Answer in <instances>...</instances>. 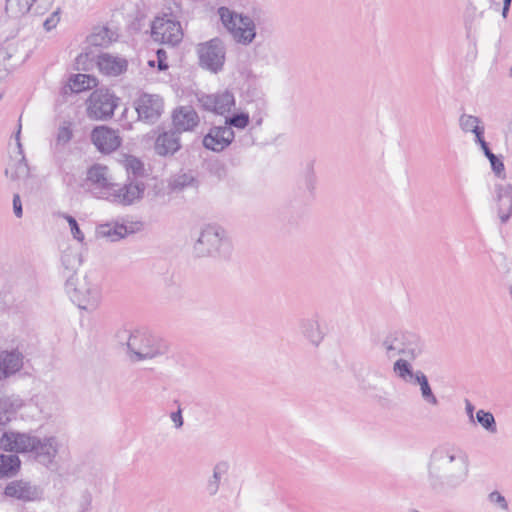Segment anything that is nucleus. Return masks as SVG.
<instances>
[{
	"label": "nucleus",
	"instance_id": "1",
	"mask_svg": "<svg viewBox=\"0 0 512 512\" xmlns=\"http://www.w3.org/2000/svg\"><path fill=\"white\" fill-rule=\"evenodd\" d=\"M469 477V459L459 448H435L427 464V481L436 493L446 494L463 486Z\"/></svg>",
	"mask_w": 512,
	"mask_h": 512
},
{
	"label": "nucleus",
	"instance_id": "2",
	"mask_svg": "<svg viewBox=\"0 0 512 512\" xmlns=\"http://www.w3.org/2000/svg\"><path fill=\"white\" fill-rule=\"evenodd\" d=\"M87 180L92 184V191L98 197L110 202L130 205L142 198L145 184L142 181H130L119 185L111 182L108 168L99 164L93 165L87 172Z\"/></svg>",
	"mask_w": 512,
	"mask_h": 512
},
{
	"label": "nucleus",
	"instance_id": "3",
	"mask_svg": "<svg viewBox=\"0 0 512 512\" xmlns=\"http://www.w3.org/2000/svg\"><path fill=\"white\" fill-rule=\"evenodd\" d=\"M377 347L388 359L400 357L407 363L415 360L423 351L420 337L411 332L394 331L378 341Z\"/></svg>",
	"mask_w": 512,
	"mask_h": 512
},
{
	"label": "nucleus",
	"instance_id": "4",
	"mask_svg": "<svg viewBox=\"0 0 512 512\" xmlns=\"http://www.w3.org/2000/svg\"><path fill=\"white\" fill-rule=\"evenodd\" d=\"M65 291L71 301L83 310H95L101 300L100 286L92 274H72L66 280Z\"/></svg>",
	"mask_w": 512,
	"mask_h": 512
},
{
	"label": "nucleus",
	"instance_id": "5",
	"mask_svg": "<svg viewBox=\"0 0 512 512\" xmlns=\"http://www.w3.org/2000/svg\"><path fill=\"white\" fill-rule=\"evenodd\" d=\"M230 250L231 243L226 231L216 224L203 226L193 246L197 257H226Z\"/></svg>",
	"mask_w": 512,
	"mask_h": 512
},
{
	"label": "nucleus",
	"instance_id": "6",
	"mask_svg": "<svg viewBox=\"0 0 512 512\" xmlns=\"http://www.w3.org/2000/svg\"><path fill=\"white\" fill-rule=\"evenodd\" d=\"M130 360L133 362L153 359L168 351L167 343L149 332L135 331L127 340Z\"/></svg>",
	"mask_w": 512,
	"mask_h": 512
},
{
	"label": "nucleus",
	"instance_id": "7",
	"mask_svg": "<svg viewBox=\"0 0 512 512\" xmlns=\"http://www.w3.org/2000/svg\"><path fill=\"white\" fill-rule=\"evenodd\" d=\"M217 14L236 42L247 45L255 39L256 26L249 16L239 14L225 6L219 7Z\"/></svg>",
	"mask_w": 512,
	"mask_h": 512
},
{
	"label": "nucleus",
	"instance_id": "8",
	"mask_svg": "<svg viewBox=\"0 0 512 512\" xmlns=\"http://www.w3.org/2000/svg\"><path fill=\"white\" fill-rule=\"evenodd\" d=\"M394 374L411 385H418L423 401L431 406H438L439 400L434 394L427 376L421 370L414 371L411 363L406 360H396L393 364Z\"/></svg>",
	"mask_w": 512,
	"mask_h": 512
},
{
	"label": "nucleus",
	"instance_id": "9",
	"mask_svg": "<svg viewBox=\"0 0 512 512\" xmlns=\"http://www.w3.org/2000/svg\"><path fill=\"white\" fill-rule=\"evenodd\" d=\"M199 64L202 68L218 73L223 69L226 50L223 41L216 37L197 45Z\"/></svg>",
	"mask_w": 512,
	"mask_h": 512
},
{
	"label": "nucleus",
	"instance_id": "10",
	"mask_svg": "<svg viewBox=\"0 0 512 512\" xmlns=\"http://www.w3.org/2000/svg\"><path fill=\"white\" fill-rule=\"evenodd\" d=\"M118 98L107 89H96L88 99L87 112L90 118L106 120L113 116Z\"/></svg>",
	"mask_w": 512,
	"mask_h": 512
},
{
	"label": "nucleus",
	"instance_id": "11",
	"mask_svg": "<svg viewBox=\"0 0 512 512\" xmlns=\"http://www.w3.org/2000/svg\"><path fill=\"white\" fill-rule=\"evenodd\" d=\"M134 106L138 119L147 124L156 123L164 111V101L157 94L141 93L134 101Z\"/></svg>",
	"mask_w": 512,
	"mask_h": 512
},
{
	"label": "nucleus",
	"instance_id": "12",
	"mask_svg": "<svg viewBox=\"0 0 512 512\" xmlns=\"http://www.w3.org/2000/svg\"><path fill=\"white\" fill-rule=\"evenodd\" d=\"M151 36L156 42L174 46L182 39L180 23L167 17H156L151 25Z\"/></svg>",
	"mask_w": 512,
	"mask_h": 512
},
{
	"label": "nucleus",
	"instance_id": "13",
	"mask_svg": "<svg viewBox=\"0 0 512 512\" xmlns=\"http://www.w3.org/2000/svg\"><path fill=\"white\" fill-rule=\"evenodd\" d=\"M60 449V442L56 436H46L39 438L36 436L34 448L31 451V457L46 468L56 466V456Z\"/></svg>",
	"mask_w": 512,
	"mask_h": 512
},
{
	"label": "nucleus",
	"instance_id": "14",
	"mask_svg": "<svg viewBox=\"0 0 512 512\" xmlns=\"http://www.w3.org/2000/svg\"><path fill=\"white\" fill-rule=\"evenodd\" d=\"M298 327L300 334L314 347H318L327 334L326 323L316 312L302 317Z\"/></svg>",
	"mask_w": 512,
	"mask_h": 512
},
{
	"label": "nucleus",
	"instance_id": "15",
	"mask_svg": "<svg viewBox=\"0 0 512 512\" xmlns=\"http://www.w3.org/2000/svg\"><path fill=\"white\" fill-rule=\"evenodd\" d=\"M4 495L21 502H33L42 499L43 489L32 481L17 479L6 485Z\"/></svg>",
	"mask_w": 512,
	"mask_h": 512
},
{
	"label": "nucleus",
	"instance_id": "16",
	"mask_svg": "<svg viewBox=\"0 0 512 512\" xmlns=\"http://www.w3.org/2000/svg\"><path fill=\"white\" fill-rule=\"evenodd\" d=\"M36 436L31 433L6 431L0 436V448L4 451L31 454Z\"/></svg>",
	"mask_w": 512,
	"mask_h": 512
},
{
	"label": "nucleus",
	"instance_id": "17",
	"mask_svg": "<svg viewBox=\"0 0 512 512\" xmlns=\"http://www.w3.org/2000/svg\"><path fill=\"white\" fill-rule=\"evenodd\" d=\"M200 106L219 115L231 112L235 106V98L232 92L225 90L215 94H202L197 97Z\"/></svg>",
	"mask_w": 512,
	"mask_h": 512
},
{
	"label": "nucleus",
	"instance_id": "18",
	"mask_svg": "<svg viewBox=\"0 0 512 512\" xmlns=\"http://www.w3.org/2000/svg\"><path fill=\"white\" fill-rule=\"evenodd\" d=\"M235 134L230 127L213 126L203 138V146L214 152H221L234 140Z\"/></svg>",
	"mask_w": 512,
	"mask_h": 512
},
{
	"label": "nucleus",
	"instance_id": "19",
	"mask_svg": "<svg viewBox=\"0 0 512 512\" xmlns=\"http://www.w3.org/2000/svg\"><path fill=\"white\" fill-rule=\"evenodd\" d=\"M354 376L359 388L366 393L377 391L385 380L384 374L378 369L364 365L354 368Z\"/></svg>",
	"mask_w": 512,
	"mask_h": 512
},
{
	"label": "nucleus",
	"instance_id": "20",
	"mask_svg": "<svg viewBox=\"0 0 512 512\" xmlns=\"http://www.w3.org/2000/svg\"><path fill=\"white\" fill-rule=\"evenodd\" d=\"M94 145L103 153L115 151L121 144V138L117 131L102 126L96 127L91 134Z\"/></svg>",
	"mask_w": 512,
	"mask_h": 512
},
{
	"label": "nucleus",
	"instance_id": "21",
	"mask_svg": "<svg viewBox=\"0 0 512 512\" xmlns=\"http://www.w3.org/2000/svg\"><path fill=\"white\" fill-rule=\"evenodd\" d=\"M172 122L179 133L192 131L199 123V116L191 106H180L173 111Z\"/></svg>",
	"mask_w": 512,
	"mask_h": 512
},
{
	"label": "nucleus",
	"instance_id": "22",
	"mask_svg": "<svg viewBox=\"0 0 512 512\" xmlns=\"http://www.w3.org/2000/svg\"><path fill=\"white\" fill-rule=\"evenodd\" d=\"M180 134L174 129L160 133L154 144L156 154L160 156L174 155L181 148Z\"/></svg>",
	"mask_w": 512,
	"mask_h": 512
},
{
	"label": "nucleus",
	"instance_id": "23",
	"mask_svg": "<svg viewBox=\"0 0 512 512\" xmlns=\"http://www.w3.org/2000/svg\"><path fill=\"white\" fill-rule=\"evenodd\" d=\"M97 66L103 74L115 77L127 70L128 63L123 58L103 53L97 58Z\"/></svg>",
	"mask_w": 512,
	"mask_h": 512
},
{
	"label": "nucleus",
	"instance_id": "24",
	"mask_svg": "<svg viewBox=\"0 0 512 512\" xmlns=\"http://www.w3.org/2000/svg\"><path fill=\"white\" fill-rule=\"evenodd\" d=\"M23 366V355L19 351H3L0 353V379L8 378Z\"/></svg>",
	"mask_w": 512,
	"mask_h": 512
},
{
	"label": "nucleus",
	"instance_id": "25",
	"mask_svg": "<svg viewBox=\"0 0 512 512\" xmlns=\"http://www.w3.org/2000/svg\"><path fill=\"white\" fill-rule=\"evenodd\" d=\"M498 215L502 223H506L512 215V186L498 185L496 187Z\"/></svg>",
	"mask_w": 512,
	"mask_h": 512
},
{
	"label": "nucleus",
	"instance_id": "26",
	"mask_svg": "<svg viewBox=\"0 0 512 512\" xmlns=\"http://www.w3.org/2000/svg\"><path fill=\"white\" fill-rule=\"evenodd\" d=\"M128 234V229L124 224L106 223L101 224L96 229L98 238L106 239L110 242H116L123 239Z\"/></svg>",
	"mask_w": 512,
	"mask_h": 512
},
{
	"label": "nucleus",
	"instance_id": "27",
	"mask_svg": "<svg viewBox=\"0 0 512 512\" xmlns=\"http://www.w3.org/2000/svg\"><path fill=\"white\" fill-rule=\"evenodd\" d=\"M459 127L464 133H473L475 138L484 135L485 128L479 117L463 113L459 117Z\"/></svg>",
	"mask_w": 512,
	"mask_h": 512
},
{
	"label": "nucleus",
	"instance_id": "28",
	"mask_svg": "<svg viewBox=\"0 0 512 512\" xmlns=\"http://www.w3.org/2000/svg\"><path fill=\"white\" fill-rule=\"evenodd\" d=\"M228 469H229V465L227 462L225 461H222V462H219L217 463L214 468H213V474L212 476L208 479L207 483H206V492L210 495V496H214L217 494L218 490H219V487H220V482H221V479L224 475L227 474L228 472Z\"/></svg>",
	"mask_w": 512,
	"mask_h": 512
},
{
	"label": "nucleus",
	"instance_id": "29",
	"mask_svg": "<svg viewBox=\"0 0 512 512\" xmlns=\"http://www.w3.org/2000/svg\"><path fill=\"white\" fill-rule=\"evenodd\" d=\"M21 461L16 454L0 455V478L12 477L20 469Z\"/></svg>",
	"mask_w": 512,
	"mask_h": 512
},
{
	"label": "nucleus",
	"instance_id": "30",
	"mask_svg": "<svg viewBox=\"0 0 512 512\" xmlns=\"http://www.w3.org/2000/svg\"><path fill=\"white\" fill-rule=\"evenodd\" d=\"M23 399L15 394H0V411L13 418V416L23 407Z\"/></svg>",
	"mask_w": 512,
	"mask_h": 512
},
{
	"label": "nucleus",
	"instance_id": "31",
	"mask_svg": "<svg viewBox=\"0 0 512 512\" xmlns=\"http://www.w3.org/2000/svg\"><path fill=\"white\" fill-rule=\"evenodd\" d=\"M96 85V78L88 74H75L71 75L69 78V87L74 93H80L84 90L91 89Z\"/></svg>",
	"mask_w": 512,
	"mask_h": 512
},
{
	"label": "nucleus",
	"instance_id": "32",
	"mask_svg": "<svg viewBox=\"0 0 512 512\" xmlns=\"http://www.w3.org/2000/svg\"><path fill=\"white\" fill-rule=\"evenodd\" d=\"M61 262L66 270L75 271L82 263L81 254L77 248L67 247L61 255Z\"/></svg>",
	"mask_w": 512,
	"mask_h": 512
},
{
	"label": "nucleus",
	"instance_id": "33",
	"mask_svg": "<svg viewBox=\"0 0 512 512\" xmlns=\"http://www.w3.org/2000/svg\"><path fill=\"white\" fill-rule=\"evenodd\" d=\"M114 40V33L106 27H99L88 37V42L92 46L105 47Z\"/></svg>",
	"mask_w": 512,
	"mask_h": 512
},
{
	"label": "nucleus",
	"instance_id": "34",
	"mask_svg": "<svg viewBox=\"0 0 512 512\" xmlns=\"http://www.w3.org/2000/svg\"><path fill=\"white\" fill-rule=\"evenodd\" d=\"M5 174L12 180H19L28 177L29 167L24 157L16 162L11 163L6 168Z\"/></svg>",
	"mask_w": 512,
	"mask_h": 512
},
{
	"label": "nucleus",
	"instance_id": "35",
	"mask_svg": "<svg viewBox=\"0 0 512 512\" xmlns=\"http://www.w3.org/2000/svg\"><path fill=\"white\" fill-rule=\"evenodd\" d=\"M35 0H6V11L18 17L28 13Z\"/></svg>",
	"mask_w": 512,
	"mask_h": 512
},
{
	"label": "nucleus",
	"instance_id": "36",
	"mask_svg": "<svg viewBox=\"0 0 512 512\" xmlns=\"http://www.w3.org/2000/svg\"><path fill=\"white\" fill-rule=\"evenodd\" d=\"M123 166L130 178V175H133L135 178L143 176L144 174V166L143 163L132 155H126L123 160Z\"/></svg>",
	"mask_w": 512,
	"mask_h": 512
},
{
	"label": "nucleus",
	"instance_id": "37",
	"mask_svg": "<svg viewBox=\"0 0 512 512\" xmlns=\"http://www.w3.org/2000/svg\"><path fill=\"white\" fill-rule=\"evenodd\" d=\"M250 123V117L248 113L245 112H239L234 113L230 116L225 117V125L224 127H230V129L237 128V129H244L246 128Z\"/></svg>",
	"mask_w": 512,
	"mask_h": 512
},
{
	"label": "nucleus",
	"instance_id": "38",
	"mask_svg": "<svg viewBox=\"0 0 512 512\" xmlns=\"http://www.w3.org/2000/svg\"><path fill=\"white\" fill-rule=\"evenodd\" d=\"M478 423L488 432L495 434L497 432V424L491 412L478 410L476 413Z\"/></svg>",
	"mask_w": 512,
	"mask_h": 512
},
{
	"label": "nucleus",
	"instance_id": "39",
	"mask_svg": "<svg viewBox=\"0 0 512 512\" xmlns=\"http://www.w3.org/2000/svg\"><path fill=\"white\" fill-rule=\"evenodd\" d=\"M59 215L68 222L73 238L82 243L85 239V236L81 231L76 219L66 213H60Z\"/></svg>",
	"mask_w": 512,
	"mask_h": 512
},
{
	"label": "nucleus",
	"instance_id": "40",
	"mask_svg": "<svg viewBox=\"0 0 512 512\" xmlns=\"http://www.w3.org/2000/svg\"><path fill=\"white\" fill-rule=\"evenodd\" d=\"M73 136L72 130L70 128V124L62 125L59 127L57 132V143L58 144H67Z\"/></svg>",
	"mask_w": 512,
	"mask_h": 512
},
{
	"label": "nucleus",
	"instance_id": "41",
	"mask_svg": "<svg viewBox=\"0 0 512 512\" xmlns=\"http://www.w3.org/2000/svg\"><path fill=\"white\" fill-rule=\"evenodd\" d=\"M11 58V55L6 49H0V81L3 80L9 73V67L7 61Z\"/></svg>",
	"mask_w": 512,
	"mask_h": 512
},
{
	"label": "nucleus",
	"instance_id": "42",
	"mask_svg": "<svg viewBox=\"0 0 512 512\" xmlns=\"http://www.w3.org/2000/svg\"><path fill=\"white\" fill-rule=\"evenodd\" d=\"M491 503L497 504L501 509L506 510L508 508L507 501L498 491H493L488 496Z\"/></svg>",
	"mask_w": 512,
	"mask_h": 512
},
{
	"label": "nucleus",
	"instance_id": "43",
	"mask_svg": "<svg viewBox=\"0 0 512 512\" xmlns=\"http://www.w3.org/2000/svg\"><path fill=\"white\" fill-rule=\"evenodd\" d=\"M304 186L309 193L313 192L315 187V175L310 167L307 168L304 176Z\"/></svg>",
	"mask_w": 512,
	"mask_h": 512
},
{
	"label": "nucleus",
	"instance_id": "44",
	"mask_svg": "<svg viewBox=\"0 0 512 512\" xmlns=\"http://www.w3.org/2000/svg\"><path fill=\"white\" fill-rule=\"evenodd\" d=\"M490 165H491V168H492L493 172L498 177H501V178L505 177V175H504L505 166H504L503 161L500 158L496 157L494 160H492L490 162Z\"/></svg>",
	"mask_w": 512,
	"mask_h": 512
},
{
	"label": "nucleus",
	"instance_id": "45",
	"mask_svg": "<svg viewBox=\"0 0 512 512\" xmlns=\"http://www.w3.org/2000/svg\"><path fill=\"white\" fill-rule=\"evenodd\" d=\"M58 22H59L58 12H54L50 17H48L44 21L43 26L47 31H50L57 25Z\"/></svg>",
	"mask_w": 512,
	"mask_h": 512
},
{
	"label": "nucleus",
	"instance_id": "46",
	"mask_svg": "<svg viewBox=\"0 0 512 512\" xmlns=\"http://www.w3.org/2000/svg\"><path fill=\"white\" fill-rule=\"evenodd\" d=\"M13 210H14V214L16 217H18V218L22 217V215H23L22 203H21L20 196L18 194H15L13 196Z\"/></svg>",
	"mask_w": 512,
	"mask_h": 512
},
{
	"label": "nucleus",
	"instance_id": "47",
	"mask_svg": "<svg viewBox=\"0 0 512 512\" xmlns=\"http://www.w3.org/2000/svg\"><path fill=\"white\" fill-rule=\"evenodd\" d=\"M170 417L176 428H181L183 426V417L180 408L177 411L172 412Z\"/></svg>",
	"mask_w": 512,
	"mask_h": 512
},
{
	"label": "nucleus",
	"instance_id": "48",
	"mask_svg": "<svg viewBox=\"0 0 512 512\" xmlns=\"http://www.w3.org/2000/svg\"><path fill=\"white\" fill-rule=\"evenodd\" d=\"M475 143H477L484 154L488 153L490 150L488 143L484 139V135H480V137L475 138Z\"/></svg>",
	"mask_w": 512,
	"mask_h": 512
},
{
	"label": "nucleus",
	"instance_id": "49",
	"mask_svg": "<svg viewBox=\"0 0 512 512\" xmlns=\"http://www.w3.org/2000/svg\"><path fill=\"white\" fill-rule=\"evenodd\" d=\"M11 421V417L0 411V433L6 432L5 427Z\"/></svg>",
	"mask_w": 512,
	"mask_h": 512
},
{
	"label": "nucleus",
	"instance_id": "50",
	"mask_svg": "<svg viewBox=\"0 0 512 512\" xmlns=\"http://www.w3.org/2000/svg\"><path fill=\"white\" fill-rule=\"evenodd\" d=\"M165 55V51L162 49H159L157 51V57H158V68L159 70H165L168 68V65L163 61L162 56Z\"/></svg>",
	"mask_w": 512,
	"mask_h": 512
},
{
	"label": "nucleus",
	"instance_id": "51",
	"mask_svg": "<svg viewBox=\"0 0 512 512\" xmlns=\"http://www.w3.org/2000/svg\"><path fill=\"white\" fill-rule=\"evenodd\" d=\"M465 410H466V413L467 415L469 416V418L471 420H473V413H474V410H475V407L474 405L469 401V400H465Z\"/></svg>",
	"mask_w": 512,
	"mask_h": 512
},
{
	"label": "nucleus",
	"instance_id": "52",
	"mask_svg": "<svg viewBox=\"0 0 512 512\" xmlns=\"http://www.w3.org/2000/svg\"><path fill=\"white\" fill-rule=\"evenodd\" d=\"M512 0H503L502 16L507 18Z\"/></svg>",
	"mask_w": 512,
	"mask_h": 512
},
{
	"label": "nucleus",
	"instance_id": "53",
	"mask_svg": "<svg viewBox=\"0 0 512 512\" xmlns=\"http://www.w3.org/2000/svg\"><path fill=\"white\" fill-rule=\"evenodd\" d=\"M489 162H491L492 160H494L497 156L492 152V151H489L488 153L484 154Z\"/></svg>",
	"mask_w": 512,
	"mask_h": 512
},
{
	"label": "nucleus",
	"instance_id": "54",
	"mask_svg": "<svg viewBox=\"0 0 512 512\" xmlns=\"http://www.w3.org/2000/svg\"><path fill=\"white\" fill-rule=\"evenodd\" d=\"M19 135H20V129L17 131V134H16V140H17V144L19 147H21V144L19 142Z\"/></svg>",
	"mask_w": 512,
	"mask_h": 512
},
{
	"label": "nucleus",
	"instance_id": "55",
	"mask_svg": "<svg viewBox=\"0 0 512 512\" xmlns=\"http://www.w3.org/2000/svg\"><path fill=\"white\" fill-rule=\"evenodd\" d=\"M509 76L512 77V67L509 70Z\"/></svg>",
	"mask_w": 512,
	"mask_h": 512
},
{
	"label": "nucleus",
	"instance_id": "56",
	"mask_svg": "<svg viewBox=\"0 0 512 512\" xmlns=\"http://www.w3.org/2000/svg\"><path fill=\"white\" fill-rule=\"evenodd\" d=\"M149 65L153 66V65H154V62H153V61H150V62H149Z\"/></svg>",
	"mask_w": 512,
	"mask_h": 512
}]
</instances>
